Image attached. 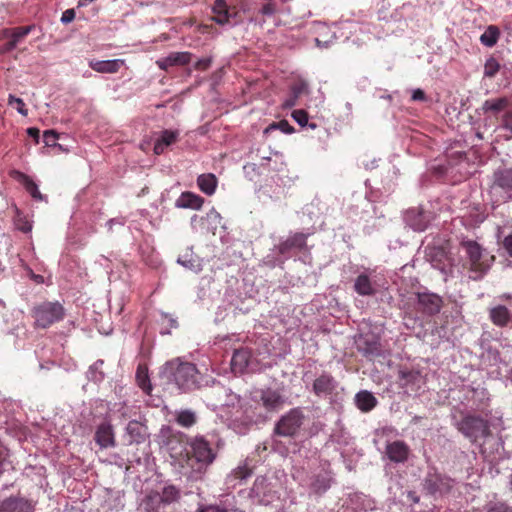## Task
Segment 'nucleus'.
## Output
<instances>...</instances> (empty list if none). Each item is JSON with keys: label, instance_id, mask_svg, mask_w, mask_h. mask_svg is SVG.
<instances>
[{"label": "nucleus", "instance_id": "obj_1", "mask_svg": "<svg viewBox=\"0 0 512 512\" xmlns=\"http://www.w3.org/2000/svg\"><path fill=\"white\" fill-rule=\"evenodd\" d=\"M292 476L308 497L315 499L322 497L335 483V474L327 462L320 463L309 471L295 468Z\"/></svg>", "mask_w": 512, "mask_h": 512}, {"label": "nucleus", "instance_id": "obj_2", "mask_svg": "<svg viewBox=\"0 0 512 512\" xmlns=\"http://www.w3.org/2000/svg\"><path fill=\"white\" fill-rule=\"evenodd\" d=\"M217 457V451L203 437L196 436L189 442L185 474L193 481L201 480Z\"/></svg>", "mask_w": 512, "mask_h": 512}, {"label": "nucleus", "instance_id": "obj_3", "mask_svg": "<svg viewBox=\"0 0 512 512\" xmlns=\"http://www.w3.org/2000/svg\"><path fill=\"white\" fill-rule=\"evenodd\" d=\"M460 250L464 253V267L471 280H482L494 264L495 257L476 240L463 237Z\"/></svg>", "mask_w": 512, "mask_h": 512}, {"label": "nucleus", "instance_id": "obj_4", "mask_svg": "<svg viewBox=\"0 0 512 512\" xmlns=\"http://www.w3.org/2000/svg\"><path fill=\"white\" fill-rule=\"evenodd\" d=\"M161 377L174 384L181 392H189L199 387V372L195 364L174 359L165 363Z\"/></svg>", "mask_w": 512, "mask_h": 512}, {"label": "nucleus", "instance_id": "obj_5", "mask_svg": "<svg viewBox=\"0 0 512 512\" xmlns=\"http://www.w3.org/2000/svg\"><path fill=\"white\" fill-rule=\"evenodd\" d=\"M302 380L309 392L319 399L329 400L331 404L337 401L339 390H344L336 378L328 371H322L314 377L311 376L310 372H305Z\"/></svg>", "mask_w": 512, "mask_h": 512}, {"label": "nucleus", "instance_id": "obj_6", "mask_svg": "<svg viewBox=\"0 0 512 512\" xmlns=\"http://www.w3.org/2000/svg\"><path fill=\"white\" fill-rule=\"evenodd\" d=\"M383 275L376 268L361 267L354 278L353 289L363 297L376 296L385 288Z\"/></svg>", "mask_w": 512, "mask_h": 512}, {"label": "nucleus", "instance_id": "obj_7", "mask_svg": "<svg viewBox=\"0 0 512 512\" xmlns=\"http://www.w3.org/2000/svg\"><path fill=\"white\" fill-rule=\"evenodd\" d=\"M453 418L455 419V426L458 431L472 443L484 445L487 442L488 437L490 436L487 420L480 416L470 414H466L460 420H457L455 416Z\"/></svg>", "mask_w": 512, "mask_h": 512}, {"label": "nucleus", "instance_id": "obj_8", "mask_svg": "<svg viewBox=\"0 0 512 512\" xmlns=\"http://www.w3.org/2000/svg\"><path fill=\"white\" fill-rule=\"evenodd\" d=\"M31 315L36 328L46 329L62 321L66 315V309L59 301H44L33 307Z\"/></svg>", "mask_w": 512, "mask_h": 512}, {"label": "nucleus", "instance_id": "obj_9", "mask_svg": "<svg viewBox=\"0 0 512 512\" xmlns=\"http://www.w3.org/2000/svg\"><path fill=\"white\" fill-rule=\"evenodd\" d=\"M455 481L449 476L438 472L434 467H429L423 479L424 491L434 499L448 495L454 487Z\"/></svg>", "mask_w": 512, "mask_h": 512}, {"label": "nucleus", "instance_id": "obj_10", "mask_svg": "<svg viewBox=\"0 0 512 512\" xmlns=\"http://www.w3.org/2000/svg\"><path fill=\"white\" fill-rule=\"evenodd\" d=\"M305 421L301 408H292L281 416L274 427V434L281 437H295L299 434Z\"/></svg>", "mask_w": 512, "mask_h": 512}, {"label": "nucleus", "instance_id": "obj_11", "mask_svg": "<svg viewBox=\"0 0 512 512\" xmlns=\"http://www.w3.org/2000/svg\"><path fill=\"white\" fill-rule=\"evenodd\" d=\"M204 396L207 400V405L213 410L221 407H234L240 402L239 395L219 382H214L211 387L207 388Z\"/></svg>", "mask_w": 512, "mask_h": 512}, {"label": "nucleus", "instance_id": "obj_12", "mask_svg": "<svg viewBox=\"0 0 512 512\" xmlns=\"http://www.w3.org/2000/svg\"><path fill=\"white\" fill-rule=\"evenodd\" d=\"M277 481L265 476H258L250 490V497L261 505H269L279 499L276 489Z\"/></svg>", "mask_w": 512, "mask_h": 512}, {"label": "nucleus", "instance_id": "obj_13", "mask_svg": "<svg viewBox=\"0 0 512 512\" xmlns=\"http://www.w3.org/2000/svg\"><path fill=\"white\" fill-rule=\"evenodd\" d=\"M458 394V400L466 411L467 409H482L486 404V401L489 399L487 390L480 385L477 387L463 386L458 390Z\"/></svg>", "mask_w": 512, "mask_h": 512}, {"label": "nucleus", "instance_id": "obj_14", "mask_svg": "<svg viewBox=\"0 0 512 512\" xmlns=\"http://www.w3.org/2000/svg\"><path fill=\"white\" fill-rule=\"evenodd\" d=\"M259 368L258 362L247 347L236 349L231 358V369L235 374L254 372Z\"/></svg>", "mask_w": 512, "mask_h": 512}, {"label": "nucleus", "instance_id": "obj_15", "mask_svg": "<svg viewBox=\"0 0 512 512\" xmlns=\"http://www.w3.org/2000/svg\"><path fill=\"white\" fill-rule=\"evenodd\" d=\"M403 219L413 231L423 232L430 225L433 213L425 210L422 206L412 207L405 211Z\"/></svg>", "mask_w": 512, "mask_h": 512}, {"label": "nucleus", "instance_id": "obj_16", "mask_svg": "<svg viewBox=\"0 0 512 512\" xmlns=\"http://www.w3.org/2000/svg\"><path fill=\"white\" fill-rule=\"evenodd\" d=\"M415 296V304L418 312L427 316H433L440 312L443 300L438 294L424 291L417 292Z\"/></svg>", "mask_w": 512, "mask_h": 512}, {"label": "nucleus", "instance_id": "obj_17", "mask_svg": "<svg viewBox=\"0 0 512 512\" xmlns=\"http://www.w3.org/2000/svg\"><path fill=\"white\" fill-rule=\"evenodd\" d=\"M191 226L194 231L213 233L222 225V217L214 208L206 216L193 215L191 217Z\"/></svg>", "mask_w": 512, "mask_h": 512}, {"label": "nucleus", "instance_id": "obj_18", "mask_svg": "<svg viewBox=\"0 0 512 512\" xmlns=\"http://www.w3.org/2000/svg\"><path fill=\"white\" fill-rule=\"evenodd\" d=\"M36 501L21 496H10L0 502V512H35Z\"/></svg>", "mask_w": 512, "mask_h": 512}, {"label": "nucleus", "instance_id": "obj_19", "mask_svg": "<svg viewBox=\"0 0 512 512\" xmlns=\"http://www.w3.org/2000/svg\"><path fill=\"white\" fill-rule=\"evenodd\" d=\"M358 351L365 357L373 358L382 354V347L377 336L371 333L362 334L356 341Z\"/></svg>", "mask_w": 512, "mask_h": 512}, {"label": "nucleus", "instance_id": "obj_20", "mask_svg": "<svg viewBox=\"0 0 512 512\" xmlns=\"http://www.w3.org/2000/svg\"><path fill=\"white\" fill-rule=\"evenodd\" d=\"M410 455L409 446L402 440L388 442L385 448V457L392 463L404 464Z\"/></svg>", "mask_w": 512, "mask_h": 512}, {"label": "nucleus", "instance_id": "obj_21", "mask_svg": "<svg viewBox=\"0 0 512 512\" xmlns=\"http://www.w3.org/2000/svg\"><path fill=\"white\" fill-rule=\"evenodd\" d=\"M94 440L101 449L114 447L116 442L112 425L107 421L100 423L96 427Z\"/></svg>", "mask_w": 512, "mask_h": 512}, {"label": "nucleus", "instance_id": "obj_22", "mask_svg": "<svg viewBox=\"0 0 512 512\" xmlns=\"http://www.w3.org/2000/svg\"><path fill=\"white\" fill-rule=\"evenodd\" d=\"M192 54L190 52H172L166 57L159 58L156 61V65L159 69L168 71L174 66H184L190 63Z\"/></svg>", "mask_w": 512, "mask_h": 512}, {"label": "nucleus", "instance_id": "obj_23", "mask_svg": "<svg viewBox=\"0 0 512 512\" xmlns=\"http://www.w3.org/2000/svg\"><path fill=\"white\" fill-rule=\"evenodd\" d=\"M196 512H241L236 506V499L233 495H225L215 504H200Z\"/></svg>", "mask_w": 512, "mask_h": 512}, {"label": "nucleus", "instance_id": "obj_24", "mask_svg": "<svg viewBox=\"0 0 512 512\" xmlns=\"http://www.w3.org/2000/svg\"><path fill=\"white\" fill-rule=\"evenodd\" d=\"M492 189H500L511 197L509 193L512 191V168H500L494 172Z\"/></svg>", "mask_w": 512, "mask_h": 512}, {"label": "nucleus", "instance_id": "obj_25", "mask_svg": "<svg viewBox=\"0 0 512 512\" xmlns=\"http://www.w3.org/2000/svg\"><path fill=\"white\" fill-rule=\"evenodd\" d=\"M177 263L196 274L203 270V260L193 252L192 247L186 248V250L178 256Z\"/></svg>", "mask_w": 512, "mask_h": 512}, {"label": "nucleus", "instance_id": "obj_26", "mask_svg": "<svg viewBox=\"0 0 512 512\" xmlns=\"http://www.w3.org/2000/svg\"><path fill=\"white\" fill-rule=\"evenodd\" d=\"M309 235V233H294L293 235H290L285 241L280 242L276 249L280 255L286 257V255L292 249H302L305 247L306 240Z\"/></svg>", "mask_w": 512, "mask_h": 512}, {"label": "nucleus", "instance_id": "obj_27", "mask_svg": "<svg viewBox=\"0 0 512 512\" xmlns=\"http://www.w3.org/2000/svg\"><path fill=\"white\" fill-rule=\"evenodd\" d=\"M164 508L160 493L157 491L147 492L139 504L141 512H161Z\"/></svg>", "mask_w": 512, "mask_h": 512}, {"label": "nucleus", "instance_id": "obj_28", "mask_svg": "<svg viewBox=\"0 0 512 512\" xmlns=\"http://www.w3.org/2000/svg\"><path fill=\"white\" fill-rule=\"evenodd\" d=\"M212 12L214 22L219 25H232L231 19L235 17V14L231 13L225 0H215L212 6Z\"/></svg>", "mask_w": 512, "mask_h": 512}, {"label": "nucleus", "instance_id": "obj_29", "mask_svg": "<svg viewBox=\"0 0 512 512\" xmlns=\"http://www.w3.org/2000/svg\"><path fill=\"white\" fill-rule=\"evenodd\" d=\"M355 406L363 413L372 411L378 404L377 398L368 390H360L354 396Z\"/></svg>", "mask_w": 512, "mask_h": 512}, {"label": "nucleus", "instance_id": "obj_30", "mask_svg": "<svg viewBox=\"0 0 512 512\" xmlns=\"http://www.w3.org/2000/svg\"><path fill=\"white\" fill-rule=\"evenodd\" d=\"M179 138L178 130H163L160 132L158 138L154 143V153L157 155H161L165 152V150L175 143Z\"/></svg>", "mask_w": 512, "mask_h": 512}, {"label": "nucleus", "instance_id": "obj_31", "mask_svg": "<svg viewBox=\"0 0 512 512\" xmlns=\"http://www.w3.org/2000/svg\"><path fill=\"white\" fill-rule=\"evenodd\" d=\"M489 318L497 327H507L512 324V314L502 305L496 304L489 308Z\"/></svg>", "mask_w": 512, "mask_h": 512}, {"label": "nucleus", "instance_id": "obj_32", "mask_svg": "<svg viewBox=\"0 0 512 512\" xmlns=\"http://www.w3.org/2000/svg\"><path fill=\"white\" fill-rule=\"evenodd\" d=\"M33 25L19 26L6 31V34L10 37V40L6 43L5 49L7 51L14 50L19 43L32 31Z\"/></svg>", "mask_w": 512, "mask_h": 512}, {"label": "nucleus", "instance_id": "obj_33", "mask_svg": "<svg viewBox=\"0 0 512 512\" xmlns=\"http://www.w3.org/2000/svg\"><path fill=\"white\" fill-rule=\"evenodd\" d=\"M126 435L129 443H142L146 439L147 427L139 421L132 420L126 426Z\"/></svg>", "mask_w": 512, "mask_h": 512}, {"label": "nucleus", "instance_id": "obj_34", "mask_svg": "<svg viewBox=\"0 0 512 512\" xmlns=\"http://www.w3.org/2000/svg\"><path fill=\"white\" fill-rule=\"evenodd\" d=\"M251 476V470L246 464L234 468L226 477L225 483L228 488H235Z\"/></svg>", "mask_w": 512, "mask_h": 512}, {"label": "nucleus", "instance_id": "obj_35", "mask_svg": "<svg viewBox=\"0 0 512 512\" xmlns=\"http://www.w3.org/2000/svg\"><path fill=\"white\" fill-rule=\"evenodd\" d=\"M204 199L192 192H183L175 202L177 208L198 210L202 207Z\"/></svg>", "mask_w": 512, "mask_h": 512}, {"label": "nucleus", "instance_id": "obj_36", "mask_svg": "<svg viewBox=\"0 0 512 512\" xmlns=\"http://www.w3.org/2000/svg\"><path fill=\"white\" fill-rule=\"evenodd\" d=\"M470 512H512V507L503 500L493 498L482 506L473 507Z\"/></svg>", "mask_w": 512, "mask_h": 512}, {"label": "nucleus", "instance_id": "obj_37", "mask_svg": "<svg viewBox=\"0 0 512 512\" xmlns=\"http://www.w3.org/2000/svg\"><path fill=\"white\" fill-rule=\"evenodd\" d=\"M260 400L263 406L269 411L278 409L284 402L280 393L272 389L263 390Z\"/></svg>", "mask_w": 512, "mask_h": 512}, {"label": "nucleus", "instance_id": "obj_38", "mask_svg": "<svg viewBox=\"0 0 512 512\" xmlns=\"http://www.w3.org/2000/svg\"><path fill=\"white\" fill-rule=\"evenodd\" d=\"M123 61L120 59L113 60H96L90 61L89 66L99 73H115L119 70Z\"/></svg>", "mask_w": 512, "mask_h": 512}, {"label": "nucleus", "instance_id": "obj_39", "mask_svg": "<svg viewBox=\"0 0 512 512\" xmlns=\"http://www.w3.org/2000/svg\"><path fill=\"white\" fill-rule=\"evenodd\" d=\"M19 408L17 402L8 399H0V424L8 425L13 419L16 410Z\"/></svg>", "mask_w": 512, "mask_h": 512}, {"label": "nucleus", "instance_id": "obj_40", "mask_svg": "<svg viewBox=\"0 0 512 512\" xmlns=\"http://www.w3.org/2000/svg\"><path fill=\"white\" fill-rule=\"evenodd\" d=\"M104 360L98 359L88 367L86 371V378L88 381L95 384H100L105 379V373L103 371Z\"/></svg>", "mask_w": 512, "mask_h": 512}, {"label": "nucleus", "instance_id": "obj_41", "mask_svg": "<svg viewBox=\"0 0 512 512\" xmlns=\"http://www.w3.org/2000/svg\"><path fill=\"white\" fill-rule=\"evenodd\" d=\"M19 181L25 187V190L30 194V196L36 201H46V196L43 195L38 188V185L26 174L18 173Z\"/></svg>", "mask_w": 512, "mask_h": 512}, {"label": "nucleus", "instance_id": "obj_42", "mask_svg": "<svg viewBox=\"0 0 512 512\" xmlns=\"http://www.w3.org/2000/svg\"><path fill=\"white\" fill-rule=\"evenodd\" d=\"M509 105V100L506 97L487 99L482 104V110L486 113L498 114L506 109Z\"/></svg>", "mask_w": 512, "mask_h": 512}, {"label": "nucleus", "instance_id": "obj_43", "mask_svg": "<svg viewBox=\"0 0 512 512\" xmlns=\"http://www.w3.org/2000/svg\"><path fill=\"white\" fill-rule=\"evenodd\" d=\"M217 178L214 174L208 173V174H202L198 176L197 184L199 189L205 193L206 195H212L215 193L216 187H217Z\"/></svg>", "mask_w": 512, "mask_h": 512}, {"label": "nucleus", "instance_id": "obj_44", "mask_svg": "<svg viewBox=\"0 0 512 512\" xmlns=\"http://www.w3.org/2000/svg\"><path fill=\"white\" fill-rule=\"evenodd\" d=\"M500 37V29L495 25H489L480 36V43L488 48L494 47Z\"/></svg>", "mask_w": 512, "mask_h": 512}, {"label": "nucleus", "instance_id": "obj_45", "mask_svg": "<svg viewBox=\"0 0 512 512\" xmlns=\"http://www.w3.org/2000/svg\"><path fill=\"white\" fill-rule=\"evenodd\" d=\"M161 500L166 507L172 503L177 502L181 497V491L178 487L174 485H166L163 487L162 492L160 493Z\"/></svg>", "mask_w": 512, "mask_h": 512}, {"label": "nucleus", "instance_id": "obj_46", "mask_svg": "<svg viewBox=\"0 0 512 512\" xmlns=\"http://www.w3.org/2000/svg\"><path fill=\"white\" fill-rule=\"evenodd\" d=\"M274 130H280L284 134H291L295 131L294 127L287 120H281L268 125L264 130V134H268Z\"/></svg>", "mask_w": 512, "mask_h": 512}, {"label": "nucleus", "instance_id": "obj_47", "mask_svg": "<svg viewBox=\"0 0 512 512\" xmlns=\"http://www.w3.org/2000/svg\"><path fill=\"white\" fill-rule=\"evenodd\" d=\"M177 423L183 427H190L196 422V415L190 410H183L177 414Z\"/></svg>", "mask_w": 512, "mask_h": 512}, {"label": "nucleus", "instance_id": "obj_48", "mask_svg": "<svg viewBox=\"0 0 512 512\" xmlns=\"http://www.w3.org/2000/svg\"><path fill=\"white\" fill-rule=\"evenodd\" d=\"M292 118L301 126H309L311 129H315L317 125L315 123H308V113L303 109L294 110L292 112Z\"/></svg>", "mask_w": 512, "mask_h": 512}, {"label": "nucleus", "instance_id": "obj_49", "mask_svg": "<svg viewBox=\"0 0 512 512\" xmlns=\"http://www.w3.org/2000/svg\"><path fill=\"white\" fill-rule=\"evenodd\" d=\"M59 140V134L54 130H46L43 133V142L47 147H57L59 150H63L61 144L57 141Z\"/></svg>", "mask_w": 512, "mask_h": 512}, {"label": "nucleus", "instance_id": "obj_50", "mask_svg": "<svg viewBox=\"0 0 512 512\" xmlns=\"http://www.w3.org/2000/svg\"><path fill=\"white\" fill-rule=\"evenodd\" d=\"M499 70H500V64L495 58L490 57L486 60V62L484 64V76L485 77L492 78L498 73Z\"/></svg>", "mask_w": 512, "mask_h": 512}, {"label": "nucleus", "instance_id": "obj_51", "mask_svg": "<svg viewBox=\"0 0 512 512\" xmlns=\"http://www.w3.org/2000/svg\"><path fill=\"white\" fill-rule=\"evenodd\" d=\"M136 379H137L139 387L142 390L148 391V390L151 389V385H150V381H149V377H148L147 371L145 369H143L141 366H139L137 368Z\"/></svg>", "mask_w": 512, "mask_h": 512}, {"label": "nucleus", "instance_id": "obj_52", "mask_svg": "<svg viewBox=\"0 0 512 512\" xmlns=\"http://www.w3.org/2000/svg\"><path fill=\"white\" fill-rule=\"evenodd\" d=\"M8 104L11 106H14L15 104V108L19 114L23 116H26L28 114V110L25 108V103L21 98H18L10 94L8 97Z\"/></svg>", "mask_w": 512, "mask_h": 512}, {"label": "nucleus", "instance_id": "obj_53", "mask_svg": "<svg viewBox=\"0 0 512 512\" xmlns=\"http://www.w3.org/2000/svg\"><path fill=\"white\" fill-rule=\"evenodd\" d=\"M502 248L505 252V256L507 257L508 265L512 266V234L504 237L502 241Z\"/></svg>", "mask_w": 512, "mask_h": 512}, {"label": "nucleus", "instance_id": "obj_54", "mask_svg": "<svg viewBox=\"0 0 512 512\" xmlns=\"http://www.w3.org/2000/svg\"><path fill=\"white\" fill-rule=\"evenodd\" d=\"M15 224L17 229L24 233H28L32 230V223L29 220L20 217L19 215L16 219Z\"/></svg>", "mask_w": 512, "mask_h": 512}, {"label": "nucleus", "instance_id": "obj_55", "mask_svg": "<svg viewBox=\"0 0 512 512\" xmlns=\"http://www.w3.org/2000/svg\"><path fill=\"white\" fill-rule=\"evenodd\" d=\"M307 91L308 85L305 82L296 83L290 89V93H292L294 97L297 98H299L303 93H306Z\"/></svg>", "mask_w": 512, "mask_h": 512}, {"label": "nucleus", "instance_id": "obj_56", "mask_svg": "<svg viewBox=\"0 0 512 512\" xmlns=\"http://www.w3.org/2000/svg\"><path fill=\"white\" fill-rule=\"evenodd\" d=\"M74 18H75L74 9H67L62 13L60 21L62 24H69L74 20Z\"/></svg>", "mask_w": 512, "mask_h": 512}, {"label": "nucleus", "instance_id": "obj_57", "mask_svg": "<svg viewBox=\"0 0 512 512\" xmlns=\"http://www.w3.org/2000/svg\"><path fill=\"white\" fill-rule=\"evenodd\" d=\"M276 12V7L273 3L268 2L262 6L260 13L264 16H272Z\"/></svg>", "mask_w": 512, "mask_h": 512}, {"label": "nucleus", "instance_id": "obj_58", "mask_svg": "<svg viewBox=\"0 0 512 512\" xmlns=\"http://www.w3.org/2000/svg\"><path fill=\"white\" fill-rule=\"evenodd\" d=\"M411 99L413 101H426L427 96L422 89L417 88L412 91Z\"/></svg>", "mask_w": 512, "mask_h": 512}, {"label": "nucleus", "instance_id": "obj_59", "mask_svg": "<svg viewBox=\"0 0 512 512\" xmlns=\"http://www.w3.org/2000/svg\"><path fill=\"white\" fill-rule=\"evenodd\" d=\"M211 58H201L195 63V69L206 70L211 65Z\"/></svg>", "mask_w": 512, "mask_h": 512}, {"label": "nucleus", "instance_id": "obj_60", "mask_svg": "<svg viewBox=\"0 0 512 512\" xmlns=\"http://www.w3.org/2000/svg\"><path fill=\"white\" fill-rule=\"evenodd\" d=\"M503 128L512 133V110L504 115Z\"/></svg>", "mask_w": 512, "mask_h": 512}, {"label": "nucleus", "instance_id": "obj_61", "mask_svg": "<svg viewBox=\"0 0 512 512\" xmlns=\"http://www.w3.org/2000/svg\"><path fill=\"white\" fill-rule=\"evenodd\" d=\"M297 97H294L292 93H289V95L285 98L283 102V107L285 108H292L297 104Z\"/></svg>", "mask_w": 512, "mask_h": 512}, {"label": "nucleus", "instance_id": "obj_62", "mask_svg": "<svg viewBox=\"0 0 512 512\" xmlns=\"http://www.w3.org/2000/svg\"><path fill=\"white\" fill-rule=\"evenodd\" d=\"M27 134L28 136H30L31 138H33L35 140L36 143H39V139H40V130L36 127H29L27 129Z\"/></svg>", "mask_w": 512, "mask_h": 512}, {"label": "nucleus", "instance_id": "obj_63", "mask_svg": "<svg viewBox=\"0 0 512 512\" xmlns=\"http://www.w3.org/2000/svg\"><path fill=\"white\" fill-rule=\"evenodd\" d=\"M116 224L124 226L125 221L123 218H113L107 221L106 226L108 227V230H111L113 225Z\"/></svg>", "mask_w": 512, "mask_h": 512}, {"label": "nucleus", "instance_id": "obj_64", "mask_svg": "<svg viewBox=\"0 0 512 512\" xmlns=\"http://www.w3.org/2000/svg\"><path fill=\"white\" fill-rule=\"evenodd\" d=\"M406 498L412 504H417L420 501V497L417 495V493L415 491H408L406 493Z\"/></svg>", "mask_w": 512, "mask_h": 512}]
</instances>
